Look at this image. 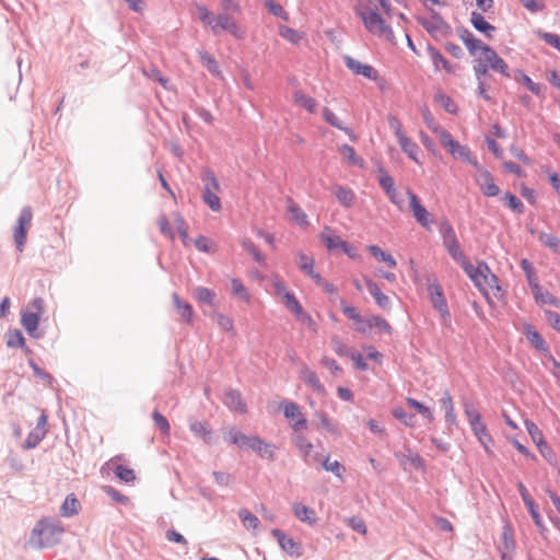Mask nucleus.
Instances as JSON below:
<instances>
[{
    "mask_svg": "<svg viewBox=\"0 0 560 560\" xmlns=\"http://www.w3.org/2000/svg\"><path fill=\"white\" fill-rule=\"evenodd\" d=\"M63 527L58 521L39 520L31 533V545L37 549L52 548L58 545L63 534Z\"/></svg>",
    "mask_w": 560,
    "mask_h": 560,
    "instance_id": "1",
    "label": "nucleus"
},
{
    "mask_svg": "<svg viewBox=\"0 0 560 560\" xmlns=\"http://www.w3.org/2000/svg\"><path fill=\"white\" fill-rule=\"evenodd\" d=\"M360 16L366 30L375 35H384L387 40L393 42L395 38L393 28L386 24L385 20L378 13L377 9L360 12Z\"/></svg>",
    "mask_w": 560,
    "mask_h": 560,
    "instance_id": "2",
    "label": "nucleus"
},
{
    "mask_svg": "<svg viewBox=\"0 0 560 560\" xmlns=\"http://www.w3.org/2000/svg\"><path fill=\"white\" fill-rule=\"evenodd\" d=\"M28 307L34 311L21 313V325L32 338L38 339L42 337L37 329L44 311V300L42 298H34L30 302Z\"/></svg>",
    "mask_w": 560,
    "mask_h": 560,
    "instance_id": "3",
    "label": "nucleus"
},
{
    "mask_svg": "<svg viewBox=\"0 0 560 560\" xmlns=\"http://www.w3.org/2000/svg\"><path fill=\"white\" fill-rule=\"evenodd\" d=\"M440 233L443 240V245L448 255L456 262H462L466 258V256L460 248L454 228L447 220H444L441 223Z\"/></svg>",
    "mask_w": 560,
    "mask_h": 560,
    "instance_id": "4",
    "label": "nucleus"
},
{
    "mask_svg": "<svg viewBox=\"0 0 560 560\" xmlns=\"http://www.w3.org/2000/svg\"><path fill=\"white\" fill-rule=\"evenodd\" d=\"M33 210L32 207L25 206L22 208L18 218L16 226L14 228L13 240L16 249L22 253L24 250L27 231L32 224Z\"/></svg>",
    "mask_w": 560,
    "mask_h": 560,
    "instance_id": "5",
    "label": "nucleus"
},
{
    "mask_svg": "<svg viewBox=\"0 0 560 560\" xmlns=\"http://www.w3.org/2000/svg\"><path fill=\"white\" fill-rule=\"evenodd\" d=\"M430 18H425L422 15L416 16L417 22L430 34L432 37H436L438 33L442 35H448L452 33L451 25L443 19V16L431 9Z\"/></svg>",
    "mask_w": 560,
    "mask_h": 560,
    "instance_id": "6",
    "label": "nucleus"
},
{
    "mask_svg": "<svg viewBox=\"0 0 560 560\" xmlns=\"http://www.w3.org/2000/svg\"><path fill=\"white\" fill-rule=\"evenodd\" d=\"M211 31L214 35H219L222 31H226L236 39L245 38V31L226 13H220L215 16Z\"/></svg>",
    "mask_w": 560,
    "mask_h": 560,
    "instance_id": "7",
    "label": "nucleus"
},
{
    "mask_svg": "<svg viewBox=\"0 0 560 560\" xmlns=\"http://www.w3.org/2000/svg\"><path fill=\"white\" fill-rule=\"evenodd\" d=\"M428 292L433 308H435L440 313L444 323H450L451 313L447 305V301L444 296L443 289L436 279H434V281L428 285Z\"/></svg>",
    "mask_w": 560,
    "mask_h": 560,
    "instance_id": "8",
    "label": "nucleus"
},
{
    "mask_svg": "<svg viewBox=\"0 0 560 560\" xmlns=\"http://www.w3.org/2000/svg\"><path fill=\"white\" fill-rule=\"evenodd\" d=\"M320 240L329 252L340 249L349 258L361 261L362 257L360 254H358L357 249L353 246H351L348 242L343 241L340 236L327 235L325 233H322Z\"/></svg>",
    "mask_w": 560,
    "mask_h": 560,
    "instance_id": "9",
    "label": "nucleus"
},
{
    "mask_svg": "<svg viewBox=\"0 0 560 560\" xmlns=\"http://www.w3.org/2000/svg\"><path fill=\"white\" fill-rule=\"evenodd\" d=\"M271 535L277 539L280 548L292 558H300L303 555L302 545L295 541L279 528L271 529Z\"/></svg>",
    "mask_w": 560,
    "mask_h": 560,
    "instance_id": "10",
    "label": "nucleus"
},
{
    "mask_svg": "<svg viewBox=\"0 0 560 560\" xmlns=\"http://www.w3.org/2000/svg\"><path fill=\"white\" fill-rule=\"evenodd\" d=\"M482 52L489 68L502 74L505 78H511L512 72L509 70L508 63L498 55V52L489 45H483Z\"/></svg>",
    "mask_w": 560,
    "mask_h": 560,
    "instance_id": "11",
    "label": "nucleus"
},
{
    "mask_svg": "<svg viewBox=\"0 0 560 560\" xmlns=\"http://www.w3.org/2000/svg\"><path fill=\"white\" fill-rule=\"evenodd\" d=\"M224 440L231 444L238 446L240 448H249L252 450V445L256 442H259L258 435H246L236 427H231L226 434L224 435Z\"/></svg>",
    "mask_w": 560,
    "mask_h": 560,
    "instance_id": "12",
    "label": "nucleus"
},
{
    "mask_svg": "<svg viewBox=\"0 0 560 560\" xmlns=\"http://www.w3.org/2000/svg\"><path fill=\"white\" fill-rule=\"evenodd\" d=\"M409 198V207L416 221L424 229L430 230L429 212L423 205H421L418 196L411 190L407 189Z\"/></svg>",
    "mask_w": 560,
    "mask_h": 560,
    "instance_id": "13",
    "label": "nucleus"
},
{
    "mask_svg": "<svg viewBox=\"0 0 560 560\" xmlns=\"http://www.w3.org/2000/svg\"><path fill=\"white\" fill-rule=\"evenodd\" d=\"M459 265L476 287L482 285V278L486 272H489L486 261H479L477 266H474L466 257Z\"/></svg>",
    "mask_w": 560,
    "mask_h": 560,
    "instance_id": "14",
    "label": "nucleus"
},
{
    "mask_svg": "<svg viewBox=\"0 0 560 560\" xmlns=\"http://www.w3.org/2000/svg\"><path fill=\"white\" fill-rule=\"evenodd\" d=\"M340 304L343 315L355 323V328L359 332L368 334L372 329V320L370 318L364 319L354 306L346 305L343 300H340Z\"/></svg>",
    "mask_w": 560,
    "mask_h": 560,
    "instance_id": "15",
    "label": "nucleus"
},
{
    "mask_svg": "<svg viewBox=\"0 0 560 560\" xmlns=\"http://www.w3.org/2000/svg\"><path fill=\"white\" fill-rule=\"evenodd\" d=\"M346 67L351 70L355 74L363 75L364 78L376 81L378 79V72L372 66L362 63L361 61L350 57L345 56Z\"/></svg>",
    "mask_w": 560,
    "mask_h": 560,
    "instance_id": "16",
    "label": "nucleus"
},
{
    "mask_svg": "<svg viewBox=\"0 0 560 560\" xmlns=\"http://www.w3.org/2000/svg\"><path fill=\"white\" fill-rule=\"evenodd\" d=\"M523 334L525 335L528 342L533 345V347L541 353H548L549 347L546 343L545 339L541 337L539 331L532 324H525Z\"/></svg>",
    "mask_w": 560,
    "mask_h": 560,
    "instance_id": "17",
    "label": "nucleus"
},
{
    "mask_svg": "<svg viewBox=\"0 0 560 560\" xmlns=\"http://www.w3.org/2000/svg\"><path fill=\"white\" fill-rule=\"evenodd\" d=\"M456 32L470 55H476L479 49L482 51L485 44H482L480 39L476 38L468 28L459 26L456 28Z\"/></svg>",
    "mask_w": 560,
    "mask_h": 560,
    "instance_id": "18",
    "label": "nucleus"
},
{
    "mask_svg": "<svg viewBox=\"0 0 560 560\" xmlns=\"http://www.w3.org/2000/svg\"><path fill=\"white\" fill-rule=\"evenodd\" d=\"M427 52L430 56L434 71H439L440 68L444 69L447 73L453 74L455 72V68L450 63V61L441 54V51L435 48L433 45L428 44Z\"/></svg>",
    "mask_w": 560,
    "mask_h": 560,
    "instance_id": "19",
    "label": "nucleus"
},
{
    "mask_svg": "<svg viewBox=\"0 0 560 560\" xmlns=\"http://www.w3.org/2000/svg\"><path fill=\"white\" fill-rule=\"evenodd\" d=\"M470 23L477 32L483 34L488 39L493 37L495 26L490 24L481 13L472 11L470 14Z\"/></svg>",
    "mask_w": 560,
    "mask_h": 560,
    "instance_id": "20",
    "label": "nucleus"
},
{
    "mask_svg": "<svg viewBox=\"0 0 560 560\" xmlns=\"http://www.w3.org/2000/svg\"><path fill=\"white\" fill-rule=\"evenodd\" d=\"M223 402L228 408L240 413H245L247 411L246 404L243 401L242 395L237 389L230 388L225 390Z\"/></svg>",
    "mask_w": 560,
    "mask_h": 560,
    "instance_id": "21",
    "label": "nucleus"
},
{
    "mask_svg": "<svg viewBox=\"0 0 560 560\" xmlns=\"http://www.w3.org/2000/svg\"><path fill=\"white\" fill-rule=\"evenodd\" d=\"M470 429L487 453H490V444L493 443L492 436L489 434L486 423L482 420L474 422Z\"/></svg>",
    "mask_w": 560,
    "mask_h": 560,
    "instance_id": "22",
    "label": "nucleus"
},
{
    "mask_svg": "<svg viewBox=\"0 0 560 560\" xmlns=\"http://www.w3.org/2000/svg\"><path fill=\"white\" fill-rule=\"evenodd\" d=\"M189 430L207 444H213V431L207 422L190 420Z\"/></svg>",
    "mask_w": 560,
    "mask_h": 560,
    "instance_id": "23",
    "label": "nucleus"
},
{
    "mask_svg": "<svg viewBox=\"0 0 560 560\" xmlns=\"http://www.w3.org/2000/svg\"><path fill=\"white\" fill-rule=\"evenodd\" d=\"M323 119L330 126L343 131L352 141L357 140V136L352 129L346 127L337 115L328 107H324L322 112Z\"/></svg>",
    "mask_w": 560,
    "mask_h": 560,
    "instance_id": "24",
    "label": "nucleus"
},
{
    "mask_svg": "<svg viewBox=\"0 0 560 560\" xmlns=\"http://www.w3.org/2000/svg\"><path fill=\"white\" fill-rule=\"evenodd\" d=\"M365 284H366V289H368L369 293L374 298L376 304L382 310H385V311L389 310L390 308V300L385 293H383L381 291L377 283H375L370 278H365Z\"/></svg>",
    "mask_w": 560,
    "mask_h": 560,
    "instance_id": "25",
    "label": "nucleus"
},
{
    "mask_svg": "<svg viewBox=\"0 0 560 560\" xmlns=\"http://www.w3.org/2000/svg\"><path fill=\"white\" fill-rule=\"evenodd\" d=\"M477 184L486 197H495L500 194V188L494 183L493 177L489 171H482V176L477 179Z\"/></svg>",
    "mask_w": 560,
    "mask_h": 560,
    "instance_id": "26",
    "label": "nucleus"
},
{
    "mask_svg": "<svg viewBox=\"0 0 560 560\" xmlns=\"http://www.w3.org/2000/svg\"><path fill=\"white\" fill-rule=\"evenodd\" d=\"M331 192L343 207L350 208L353 206L355 195L352 189L336 184L331 187Z\"/></svg>",
    "mask_w": 560,
    "mask_h": 560,
    "instance_id": "27",
    "label": "nucleus"
},
{
    "mask_svg": "<svg viewBox=\"0 0 560 560\" xmlns=\"http://www.w3.org/2000/svg\"><path fill=\"white\" fill-rule=\"evenodd\" d=\"M173 305L177 310L178 314L187 323H192L194 310L191 304L186 301H183L177 293L172 294Z\"/></svg>",
    "mask_w": 560,
    "mask_h": 560,
    "instance_id": "28",
    "label": "nucleus"
},
{
    "mask_svg": "<svg viewBox=\"0 0 560 560\" xmlns=\"http://www.w3.org/2000/svg\"><path fill=\"white\" fill-rule=\"evenodd\" d=\"M292 510L295 517L303 523L314 525L317 522L316 512L302 503H294Z\"/></svg>",
    "mask_w": 560,
    "mask_h": 560,
    "instance_id": "29",
    "label": "nucleus"
},
{
    "mask_svg": "<svg viewBox=\"0 0 560 560\" xmlns=\"http://www.w3.org/2000/svg\"><path fill=\"white\" fill-rule=\"evenodd\" d=\"M301 378L308 387H311L317 394L324 395L326 393L325 386L320 383L317 374L314 371L307 368L303 369L301 372Z\"/></svg>",
    "mask_w": 560,
    "mask_h": 560,
    "instance_id": "30",
    "label": "nucleus"
},
{
    "mask_svg": "<svg viewBox=\"0 0 560 560\" xmlns=\"http://www.w3.org/2000/svg\"><path fill=\"white\" fill-rule=\"evenodd\" d=\"M277 446L271 443H267L265 440L259 438V442L252 445V451L256 452L261 458L268 459V460H275L276 459V451Z\"/></svg>",
    "mask_w": 560,
    "mask_h": 560,
    "instance_id": "31",
    "label": "nucleus"
},
{
    "mask_svg": "<svg viewBox=\"0 0 560 560\" xmlns=\"http://www.w3.org/2000/svg\"><path fill=\"white\" fill-rule=\"evenodd\" d=\"M199 60L202 66L213 75H221V70L219 68V63L215 58L210 55L208 51L201 49L198 51Z\"/></svg>",
    "mask_w": 560,
    "mask_h": 560,
    "instance_id": "32",
    "label": "nucleus"
},
{
    "mask_svg": "<svg viewBox=\"0 0 560 560\" xmlns=\"http://www.w3.org/2000/svg\"><path fill=\"white\" fill-rule=\"evenodd\" d=\"M521 268L525 272V276H526V279H527L530 290H535V291L539 292V283H538V280L536 277V270H535L533 264L528 259L523 258L521 260Z\"/></svg>",
    "mask_w": 560,
    "mask_h": 560,
    "instance_id": "33",
    "label": "nucleus"
},
{
    "mask_svg": "<svg viewBox=\"0 0 560 560\" xmlns=\"http://www.w3.org/2000/svg\"><path fill=\"white\" fill-rule=\"evenodd\" d=\"M401 150L404 153L408 155L409 159L415 161L416 163H419L418 153H419V145L409 137H400V140L398 141Z\"/></svg>",
    "mask_w": 560,
    "mask_h": 560,
    "instance_id": "34",
    "label": "nucleus"
},
{
    "mask_svg": "<svg viewBox=\"0 0 560 560\" xmlns=\"http://www.w3.org/2000/svg\"><path fill=\"white\" fill-rule=\"evenodd\" d=\"M368 250L371 253V255L376 258L380 261L385 262L388 267L395 268L397 266L396 259L393 257L392 254L384 252L380 246L377 245H369Z\"/></svg>",
    "mask_w": 560,
    "mask_h": 560,
    "instance_id": "35",
    "label": "nucleus"
},
{
    "mask_svg": "<svg viewBox=\"0 0 560 560\" xmlns=\"http://www.w3.org/2000/svg\"><path fill=\"white\" fill-rule=\"evenodd\" d=\"M79 501L73 493H70L66 497L61 508L60 514L63 517H71L78 514Z\"/></svg>",
    "mask_w": 560,
    "mask_h": 560,
    "instance_id": "36",
    "label": "nucleus"
},
{
    "mask_svg": "<svg viewBox=\"0 0 560 560\" xmlns=\"http://www.w3.org/2000/svg\"><path fill=\"white\" fill-rule=\"evenodd\" d=\"M315 417L318 420L319 427L330 434L340 435L337 424L328 417L325 411H315Z\"/></svg>",
    "mask_w": 560,
    "mask_h": 560,
    "instance_id": "37",
    "label": "nucleus"
},
{
    "mask_svg": "<svg viewBox=\"0 0 560 560\" xmlns=\"http://www.w3.org/2000/svg\"><path fill=\"white\" fill-rule=\"evenodd\" d=\"M294 102L304 107L308 113L314 114L316 112L317 102L315 98L304 94L302 91H296L293 94Z\"/></svg>",
    "mask_w": 560,
    "mask_h": 560,
    "instance_id": "38",
    "label": "nucleus"
},
{
    "mask_svg": "<svg viewBox=\"0 0 560 560\" xmlns=\"http://www.w3.org/2000/svg\"><path fill=\"white\" fill-rule=\"evenodd\" d=\"M242 247L244 250H246L253 259L259 264L265 266L266 265V257L265 255L259 250V248L254 244L253 241L245 238L242 241Z\"/></svg>",
    "mask_w": 560,
    "mask_h": 560,
    "instance_id": "39",
    "label": "nucleus"
},
{
    "mask_svg": "<svg viewBox=\"0 0 560 560\" xmlns=\"http://www.w3.org/2000/svg\"><path fill=\"white\" fill-rule=\"evenodd\" d=\"M5 342L9 348H25V338L19 329H9L5 332Z\"/></svg>",
    "mask_w": 560,
    "mask_h": 560,
    "instance_id": "40",
    "label": "nucleus"
},
{
    "mask_svg": "<svg viewBox=\"0 0 560 560\" xmlns=\"http://www.w3.org/2000/svg\"><path fill=\"white\" fill-rule=\"evenodd\" d=\"M532 293H533V296L536 301V303L538 304H548V305H553V306H558L559 304V301L556 296H553L551 293H549L547 290H545L540 284H539V292L535 291V290H532Z\"/></svg>",
    "mask_w": 560,
    "mask_h": 560,
    "instance_id": "41",
    "label": "nucleus"
},
{
    "mask_svg": "<svg viewBox=\"0 0 560 560\" xmlns=\"http://www.w3.org/2000/svg\"><path fill=\"white\" fill-rule=\"evenodd\" d=\"M393 417L409 428L416 425V416L407 412L402 407H396L392 410Z\"/></svg>",
    "mask_w": 560,
    "mask_h": 560,
    "instance_id": "42",
    "label": "nucleus"
},
{
    "mask_svg": "<svg viewBox=\"0 0 560 560\" xmlns=\"http://www.w3.org/2000/svg\"><path fill=\"white\" fill-rule=\"evenodd\" d=\"M434 100L448 114H453V115L457 114L458 107H457L456 103L448 95L444 94L443 92H438L434 95Z\"/></svg>",
    "mask_w": 560,
    "mask_h": 560,
    "instance_id": "43",
    "label": "nucleus"
},
{
    "mask_svg": "<svg viewBox=\"0 0 560 560\" xmlns=\"http://www.w3.org/2000/svg\"><path fill=\"white\" fill-rule=\"evenodd\" d=\"M502 200L504 202V205L510 208L512 211L518 213V214H522L524 212V205L523 202L521 201L520 198H517L514 194H512L511 191H506L503 197H502Z\"/></svg>",
    "mask_w": 560,
    "mask_h": 560,
    "instance_id": "44",
    "label": "nucleus"
},
{
    "mask_svg": "<svg viewBox=\"0 0 560 560\" xmlns=\"http://www.w3.org/2000/svg\"><path fill=\"white\" fill-rule=\"evenodd\" d=\"M202 200L212 211H220V198L211 190L209 186H206L202 191Z\"/></svg>",
    "mask_w": 560,
    "mask_h": 560,
    "instance_id": "45",
    "label": "nucleus"
},
{
    "mask_svg": "<svg viewBox=\"0 0 560 560\" xmlns=\"http://www.w3.org/2000/svg\"><path fill=\"white\" fill-rule=\"evenodd\" d=\"M231 284H232V294L236 298H238L240 300L244 301V302H249L250 301V295L248 293V290L247 288L242 283V281L237 278H233L231 280Z\"/></svg>",
    "mask_w": 560,
    "mask_h": 560,
    "instance_id": "46",
    "label": "nucleus"
},
{
    "mask_svg": "<svg viewBox=\"0 0 560 560\" xmlns=\"http://www.w3.org/2000/svg\"><path fill=\"white\" fill-rule=\"evenodd\" d=\"M264 3L270 14L281 19L282 21H289L290 15L281 4L277 3L273 0H265Z\"/></svg>",
    "mask_w": 560,
    "mask_h": 560,
    "instance_id": "47",
    "label": "nucleus"
},
{
    "mask_svg": "<svg viewBox=\"0 0 560 560\" xmlns=\"http://www.w3.org/2000/svg\"><path fill=\"white\" fill-rule=\"evenodd\" d=\"M322 466L326 471L334 474L338 478H341L346 470V468L338 460L330 462L329 455L325 456V458L322 460Z\"/></svg>",
    "mask_w": 560,
    "mask_h": 560,
    "instance_id": "48",
    "label": "nucleus"
},
{
    "mask_svg": "<svg viewBox=\"0 0 560 560\" xmlns=\"http://www.w3.org/2000/svg\"><path fill=\"white\" fill-rule=\"evenodd\" d=\"M340 151L346 156L348 164L363 167V165H364L363 159H361L357 155L355 150L351 145L343 144V145H341Z\"/></svg>",
    "mask_w": 560,
    "mask_h": 560,
    "instance_id": "49",
    "label": "nucleus"
},
{
    "mask_svg": "<svg viewBox=\"0 0 560 560\" xmlns=\"http://www.w3.org/2000/svg\"><path fill=\"white\" fill-rule=\"evenodd\" d=\"M114 474L120 481L126 483L132 482L136 479L135 470L126 465H117Z\"/></svg>",
    "mask_w": 560,
    "mask_h": 560,
    "instance_id": "50",
    "label": "nucleus"
},
{
    "mask_svg": "<svg viewBox=\"0 0 560 560\" xmlns=\"http://www.w3.org/2000/svg\"><path fill=\"white\" fill-rule=\"evenodd\" d=\"M279 35L288 40L289 43L291 44H299L300 40L302 39V35L300 32H298L296 30L292 28V27H289V26H285V25H280L279 26Z\"/></svg>",
    "mask_w": 560,
    "mask_h": 560,
    "instance_id": "51",
    "label": "nucleus"
},
{
    "mask_svg": "<svg viewBox=\"0 0 560 560\" xmlns=\"http://www.w3.org/2000/svg\"><path fill=\"white\" fill-rule=\"evenodd\" d=\"M288 211L293 215V218L301 224V225H307V215L306 213L301 209V207L295 203L292 199L288 200Z\"/></svg>",
    "mask_w": 560,
    "mask_h": 560,
    "instance_id": "52",
    "label": "nucleus"
},
{
    "mask_svg": "<svg viewBox=\"0 0 560 560\" xmlns=\"http://www.w3.org/2000/svg\"><path fill=\"white\" fill-rule=\"evenodd\" d=\"M283 304L289 311L293 313L294 316H296L302 310H304L293 292H284Z\"/></svg>",
    "mask_w": 560,
    "mask_h": 560,
    "instance_id": "53",
    "label": "nucleus"
},
{
    "mask_svg": "<svg viewBox=\"0 0 560 560\" xmlns=\"http://www.w3.org/2000/svg\"><path fill=\"white\" fill-rule=\"evenodd\" d=\"M238 516L242 520L244 526L248 529H256L259 525V520L256 515L249 512L247 509H241Z\"/></svg>",
    "mask_w": 560,
    "mask_h": 560,
    "instance_id": "54",
    "label": "nucleus"
},
{
    "mask_svg": "<svg viewBox=\"0 0 560 560\" xmlns=\"http://www.w3.org/2000/svg\"><path fill=\"white\" fill-rule=\"evenodd\" d=\"M196 298L199 302L201 303H205L209 306H213L214 305V299H215V293L214 291L208 289V288H205V287H198L196 289Z\"/></svg>",
    "mask_w": 560,
    "mask_h": 560,
    "instance_id": "55",
    "label": "nucleus"
},
{
    "mask_svg": "<svg viewBox=\"0 0 560 560\" xmlns=\"http://www.w3.org/2000/svg\"><path fill=\"white\" fill-rule=\"evenodd\" d=\"M538 240L544 246L552 249L553 252L559 250L560 240L556 235L546 232H540L538 235Z\"/></svg>",
    "mask_w": 560,
    "mask_h": 560,
    "instance_id": "56",
    "label": "nucleus"
},
{
    "mask_svg": "<svg viewBox=\"0 0 560 560\" xmlns=\"http://www.w3.org/2000/svg\"><path fill=\"white\" fill-rule=\"evenodd\" d=\"M407 404L429 421H432L434 419L432 410L424 404L418 401L417 399L408 398Z\"/></svg>",
    "mask_w": 560,
    "mask_h": 560,
    "instance_id": "57",
    "label": "nucleus"
},
{
    "mask_svg": "<svg viewBox=\"0 0 560 560\" xmlns=\"http://www.w3.org/2000/svg\"><path fill=\"white\" fill-rule=\"evenodd\" d=\"M526 508L528 510L530 517L533 518L534 524L538 527L540 534H544L547 530V527L542 521L537 504L534 502L533 504Z\"/></svg>",
    "mask_w": 560,
    "mask_h": 560,
    "instance_id": "58",
    "label": "nucleus"
},
{
    "mask_svg": "<svg viewBox=\"0 0 560 560\" xmlns=\"http://www.w3.org/2000/svg\"><path fill=\"white\" fill-rule=\"evenodd\" d=\"M294 445L305 456H310L313 450V444L304 435H295L293 439Z\"/></svg>",
    "mask_w": 560,
    "mask_h": 560,
    "instance_id": "59",
    "label": "nucleus"
},
{
    "mask_svg": "<svg viewBox=\"0 0 560 560\" xmlns=\"http://www.w3.org/2000/svg\"><path fill=\"white\" fill-rule=\"evenodd\" d=\"M281 407L287 419H295L302 415L299 405L294 401H282Z\"/></svg>",
    "mask_w": 560,
    "mask_h": 560,
    "instance_id": "60",
    "label": "nucleus"
},
{
    "mask_svg": "<svg viewBox=\"0 0 560 560\" xmlns=\"http://www.w3.org/2000/svg\"><path fill=\"white\" fill-rule=\"evenodd\" d=\"M143 73L154 80L158 81L165 90H170L168 88V79L165 78L162 72L156 67H151L149 70H143Z\"/></svg>",
    "mask_w": 560,
    "mask_h": 560,
    "instance_id": "61",
    "label": "nucleus"
},
{
    "mask_svg": "<svg viewBox=\"0 0 560 560\" xmlns=\"http://www.w3.org/2000/svg\"><path fill=\"white\" fill-rule=\"evenodd\" d=\"M44 435H45L44 433H40L37 430L31 431L24 441V448H26V450L35 448L40 443V441L44 439Z\"/></svg>",
    "mask_w": 560,
    "mask_h": 560,
    "instance_id": "62",
    "label": "nucleus"
},
{
    "mask_svg": "<svg viewBox=\"0 0 560 560\" xmlns=\"http://www.w3.org/2000/svg\"><path fill=\"white\" fill-rule=\"evenodd\" d=\"M448 151L454 158L460 159L463 161H466V159H468L469 154L471 153L467 145H462L458 141Z\"/></svg>",
    "mask_w": 560,
    "mask_h": 560,
    "instance_id": "63",
    "label": "nucleus"
},
{
    "mask_svg": "<svg viewBox=\"0 0 560 560\" xmlns=\"http://www.w3.org/2000/svg\"><path fill=\"white\" fill-rule=\"evenodd\" d=\"M539 37L548 45L560 51V35L556 33L542 32Z\"/></svg>",
    "mask_w": 560,
    "mask_h": 560,
    "instance_id": "64",
    "label": "nucleus"
}]
</instances>
